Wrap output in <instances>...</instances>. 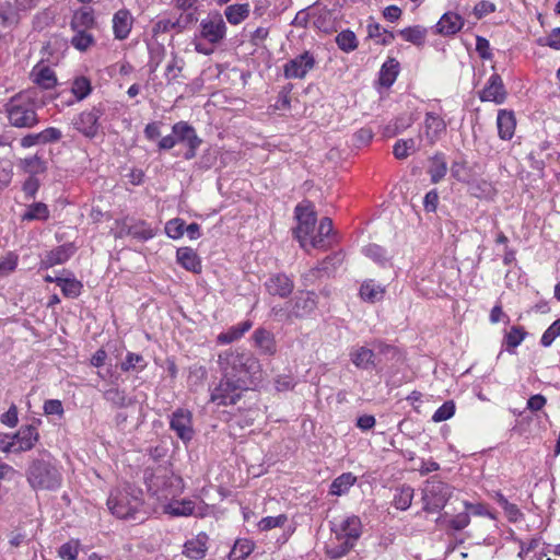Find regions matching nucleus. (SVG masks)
I'll list each match as a JSON object with an SVG mask.
<instances>
[{"label":"nucleus","mask_w":560,"mask_h":560,"mask_svg":"<svg viewBox=\"0 0 560 560\" xmlns=\"http://www.w3.org/2000/svg\"><path fill=\"white\" fill-rule=\"evenodd\" d=\"M219 365L225 376L238 380L250 388L256 386L261 377L259 361L247 351L226 350L219 354Z\"/></svg>","instance_id":"1"},{"label":"nucleus","mask_w":560,"mask_h":560,"mask_svg":"<svg viewBox=\"0 0 560 560\" xmlns=\"http://www.w3.org/2000/svg\"><path fill=\"white\" fill-rule=\"evenodd\" d=\"M38 91L28 89L12 96L5 104L9 122L15 128H33L38 124Z\"/></svg>","instance_id":"2"},{"label":"nucleus","mask_w":560,"mask_h":560,"mask_svg":"<svg viewBox=\"0 0 560 560\" xmlns=\"http://www.w3.org/2000/svg\"><path fill=\"white\" fill-rule=\"evenodd\" d=\"M141 491L130 487L116 489L107 500L108 509L119 518L142 522L144 513L142 508Z\"/></svg>","instance_id":"3"},{"label":"nucleus","mask_w":560,"mask_h":560,"mask_svg":"<svg viewBox=\"0 0 560 560\" xmlns=\"http://www.w3.org/2000/svg\"><path fill=\"white\" fill-rule=\"evenodd\" d=\"M317 307L316 294L312 291L300 292L284 305L271 306L270 313L277 320H291L311 315Z\"/></svg>","instance_id":"4"},{"label":"nucleus","mask_w":560,"mask_h":560,"mask_svg":"<svg viewBox=\"0 0 560 560\" xmlns=\"http://www.w3.org/2000/svg\"><path fill=\"white\" fill-rule=\"evenodd\" d=\"M27 481L36 490H56L61 486L62 476L52 460L38 459L30 466Z\"/></svg>","instance_id":"5"},{"label":"nucleus","mask_w":560,"mask_h":560,"mask_svg":"<svg viewBox=\"0 0 560 560\" xmlns=\"http://www.w3.org/2000/svg\"><path fill=\"white\" fill-rule=\"evenodd\" d=\"M452 494V488L435 478L429 479L422 490V500L427 512L441 511Z\"/></svg>","instance_id":"6"},{"label":"nucleus","mask_w":560,"mask_h":560,"mask_svg":"<svg viewBox=\"0 0 560 560\" xmlns=\"http://www.w3.org/2000/svg\"><path fill=\"white\" fill-rule=\"evenodd\" d=\"M247 389L250 387L223 374V378L211 392V400L218 406L234 405Z\"/></svg>","instance_id":"7"},{"label":"nucleus","mask_w":560,"mask_h":560,"mask_svg":"<svg viewBox=\"0 0 560 560\" xmlns=\"http://www.w3.org/2000/svg\"><path fill=\"white\" fill-rule=\"evenodd\" d=\"M294 212L295 219L298 221V226L294 230V234L301 247L306 249L308 237L315 229L316 212L314 210V206L310 201L299 203L295 207Z\"/></svg>","instance_id":"8"},{"label":"nucleus","mask_w":560,"mask_h":560,"mask_svg":"<svg viewBox=\"0 0 560 560\" xmlns=\"http://www.w3.org/2000/svg\"><path fill=\"white\" fill-rule=\"evenodd\" d=\"M180 482L182 479L173 474H154L148 479V488L159 500H167L178 493Z\"/></svg>","instance_id":"9"},{"label":"nucleus","mask_w":560,"mask_h":560,"mask_svg":"<svg viewBox=\"0 0 560 560\" xmlns=\"http://www.w3.org/2000/svg\"><path fill=\"white\" fill-rule=\"evenodd\" d=\"M104 114V109L100 106H94L78 114L72 119V125L75 130L89 139L97 136L100 130V119Z\"/></svg>","instance_id":"10"},{"label":"nucleus","mask_w":560,"mask_h":560,"mask_svg":"<svg viewBox=\"0 0 560 560\" xmlns=\"http://www.w3.org/2000/svg\"><path fill=\"white\" fill-rule=\"evenodd\" d=\"M170 429L184 444H188L195 436L191 411L185 408L173 411L170 416Z\"/></svg>","instance_id":"11"},{"label":"nucleus","mask_w":560,"mask_h":560,"mask_svg":"<svg viewBox=\"0 0 560 560\" xmlns=\"http://www.w3.org/2000/svg\"><path fill=\"white\" fill-rule=\"evenodd\" d=\"M172 130L176 144L184 143L187 148L183 156L186 160L194 159L199 145L201 144V139L197 136L194 127L188 125L186 121H178L173 125Z\"/></svg>","instance_id":"12"},{"label":"nucleus","mask_w":560,"mask_h":560,"mask_svg":"<svg viewBox=\"0 0 560 560\" xmlns=\"http://www.w3.org/2000/svg\"><path fill=\"white\" fill-rule=\"evenodd\" d=\"M200 36L211 45H218L225 38L226 25L220 13L209 14L201 20Z\"/></svg>","instance_id":"13"},{"label":"nucleus","mask_w":560,"mask_h":560,"mask_svg":"<svg viewBox=\"0 0 560 560\" xmlns=\"http://www.w3.org/2000/svg\"><path fill=\"white\" fill-rule=\"evenodd\" d=\"M315 65V56L306 50L283 65V75L285 79H304Z\"/></svg>","instance_id":"14"},{"label":"nucleus","mask_w":560,"mask_h":560,"mask_svg":"<svg viewBox=\"0 0 560 560\" xmlns=\"http://www.w3.org/2000/svg\"><path fill=\"white\" fill-rule=\"evenodd\" d=\"M446 127V122L440 113L427 112L421 138L425 140L428 145H433L445 133Z\"/></svg>","instance_id":"15"},{"label":"nucleus","mask_w":560,"mask_h":560,"mask_svg":"<svg viewBox=\"0 0 560 560\" xmlns=\"http://www.w3.org/2000/svg\"><path fill=\"white\" fill-rule=\"evenodd\" d=\"M337 243V235L334 232L332 222L329 218H323L319 222L317 233L311 234L307 246L313 248L327 249Z\"/></svg>","instance_id":"16"},{"label":"nucleus","mask_w":560,"mask_h":560,"mask_svg":"<svg viewBox=\"0 0 560 560\" xmlns=\"http://www.w3.org/2000/svg\"><path fill=\"white\" fill-rule=\"evenodd\" d=\"M264 287L270 295L287 299L293 292L294 282L285 273L279 272L271 275Z\"/></svg>","instance_id":"17"},{"label":"nucleus","mask_w":560,"mask_h":560,"mask_svg":"<svg viewBox=\"0 0 560 560\" xmlns=\"http://www.w3.org/2000/svg\"><path fill=\"white\" fill-rule=\"evenodd\" d=\"M14 453L27 452L38 442L39 433L35 425H22L12 434Z\"/></svg>","instance_id":"18"},{"label":"nucleus","mask_w":560,"mask_h":560,"mask_svg":"<svg viewBox=\"0 0 560 560\" xmlns=\"http://www.w3.org/2000/svg\"><path fill=\"white\" fill-rule=\"evenodd\" d=\"M479 98L481 102H493L495 104L504 103L506 91L499 74L493 73L490 75L486 86L479 93Z\"/></svg>","instance_id":"19"},{"label":"nucleus","mask_w":560,"mask_h":560,"mask_svg":"<svg viewBox=\"0 0 560 560\" xmlns=\"http://www.w3.org/2000/svg\"><path fill=\"white\" fill-rule=\"evenodd\" d=\"M77 248L72 243L60 245L45 254L40 259L39 268L49 269L56 265L67 262L75 253Z\"/></svg>","instance_id":"20"},{"label":"nucleus","mask_w":560,"mask_h":560,"mask_svg":"<svg viewBox=\"0 0 560 560\" xmlns=\"http://www.w3.org/2000/svg\"><path fill=\"white\" fill-rule=\"evenodd\" d=\"M464 19L455 12H445L434 25V32L442 36L457 34L464 27Z\"/></svg>","instance_id":"21"},{"label":"nucleus","mask_w":560,"mask_h":560,"mask_svg":"<svg viewBox=\"0 0 560 560\" xmlns=\"http://www.w3.org/2000/svg\"><path fill=\"white\" fill-rule=\"evenodd\" d=\"M362 532V524L360 517L351 515L346 517L335 530L336 539L349 540L353 544L359 539Z\"/></svg>","instance_id":"22"},{"label":"nucleus","mask_w":560,"mask_h":560,"mask_svg":"<svg viewBox=\"0 0 560 560\" xmlns=\"http://www.w3.org/2000/svg\"><path fill=\"white\" fill-rule=\"evenodd\" d=\"M133 18L127 9L118 10L113 16V32L116 39H126L132 28Z\"/></svg>","instance_id":"23"},{"label":"nucleus","mask_w":560,"mask_h":560,"mask_svg":"<svg viewBox=\"0 0 560 560\" xmlns=\"http://www.w3.org/2000/svg\"><path fill=\"white\" fill-rule=\"evenodd\" d=\"M497 127L500 139H512L516 128V119L514 113L508 109H500L497 116Z\"/></svg>","instance_id":"24"},{"label":"nucleus","mask_w":560,"mask_h":560,"mask_svg":"<svg viewBox=\"0 0 560 560\" xmlns=\"http://www.w3.org/2000/svg\"><path fill=\"white\" fill-rule=\"evenodd\" d=\"M176 260L187 271L200 273L202 270L198 254L190 247L178 248L176 252Z\"/></svg>","instance_id":"25"},{"label":"nucleus","mask_w":560,"mask_h":560,"mask_svg":"<svg viewBox=\"0 0 560 560\" xmlns=\"http://www.w3.org/2000/svg\"><path fill=\"white\" fill-rule=\"evenodd\" d=\"M351 362L361 370H371L375 368V353L372 349L366 347H355L351 349L350 353Z\"/></svg>","instance_id":"26"},{"label":"nucleus","mask_w":560,"mask_h":560,"mask_svg":"<svg viewBox=\"0 0 560 560\" xmlns=\"http://www.w3.org/2000/svg\"><path fill=\"white\" fill-rule=\"evenodd\" d=\"M130 235L140 241H149L155 236V230L144 221H137L130 225H125L118 236Z\"/></svg>","instance_id":"27"},{"label":"nucleus","mask_w":560,"mask_h":560,"mask_svg":"<svg viewBox=\"0 0 560 560\" xmlns=\"http://www.w3.org/2000/svg\"><path fill=\"white\" fill-rule=\"evenodd\" d=\"M164 512L172 516H190L201 515V512L196 511L195 502L191 500H176L171 501L164 506Z\"/></svg>","instance_id":"28"},{"label":"nucleus","mask_w":560,"mask_h":560,"mask_svg":"<svg viewBox=\"0 0 560 560\" xmlns=\"http://www.w3.org/2000/svg\"><path fill=\"white\" fill-rule=\"evenodd\" d=\"M31 75L34 83L46 90L54 88L57 83L55 72L46 65L35 66Z\"/></svg>","instance_id":"29"},{"label":"nucleus","mask_w":560,"mask_h":560,"mask_svg":"<svg viewBox=\"0 0 560 560\" xmlns=\"http://www.w3.org/2000/svg\"><path fill=\"white\" fill-rule=\"evenodd\" d=\"M359 294L364 302L376 303L384 299L385 288L370 279L361 284Z\"/></svg>","instance_id":"30"},{"label":"nucleus","mask_w":560,"mask_h":560,"mask_svg":"<svg viewBox=\"0 0 560 560\" xmlns=\"http://www.w3.org/2000/svg\"><path fill=\"white\" fill-rule=\"evenodd\" d=\"M94 24L95 20L91 8H81L74 11L70 22L72 31H89Z\"/></svg>","instance_id":"31"},{"label":"nucleus","mask_w":560,"mask_h":560,"mask_svg":"<svg viewBox=\"0 0 560 560\" xmlns=\"http://www.w3.org/2000/svg\"><path fill=\"white\" fill-rule=\"evenodd\" d=\"M207 535L199 534L184 545V553L190 559H202L207 552Z\"/></svg>","instance_id":"32"},{"label":"nucleus","mask_w":560,"mask_h":560,"mask_svg":"<svg viewBox=\"0 0 560 560\" xmlns=\"http://www.w3.org/2000/svg\"><path fill=\"white\" fill-rule=\"evenodd\" d=\"M399 73V62L395 58H388L382 66L378 82L382 86L390 88Z\"/></svg>","instance_id":"33"},{"label":"nucleus","mask_w":560,"mask_h":560,"mask_svg":"<svg viewBox=\"0 0 560 560\" xmlns=\"http://www.w3.org/2000/svg\"><path fill=\"white\" fill-rule=\"evenodd\" d=\"M252 322L245 320L235 326L230 327L226 331L221 332L217 337V341L221 345L232 343L244 336L252 328Z\"/></svg>","instance_id":"34"},{"label":"nucleus","mask_w":560,"mask_h":560,"mask_svg":"<svg viewBox=\"0 0 560 560\" xmlns=\"http://www.w3.org/2000/svg\"><path fill=\"white\" fill-rule=\"evenodd\" d=\"M355 482L357 476L352 472H343L332 480L329 488V494L336 497L345 495Z\"/></svg>","instance_id":"35"},{"label":"nucleus","mask_w":560,"mask_h":560,"mask_svg":"<svg viewBox=\"0 0 560 560\" xmlns=\"http://www.w3.org/2000/svg\"><path fill=\"white\" fill-rule=\"evenodd\" d=\"M249 12L248 3H235L225 8L224 15L230 24L238 25L248 18Z\"/></svg>","instance_id":"36"},{"label":"nucleus","mask_w":560,"mask_h":560,"mask_svg":"<svg viewBox=\"0 0 560 560\" xmlns=\"http://www.w3.org/2000/svg\"><path fill=\"white\" fill-rule=\"evenodd\" d=\"M253 339L255 341L256 347H258L261 351V353L265 354H273L276 351V342L273 335L264 329L259 328L255 330L253 335Z\"/></svg>","instance_id":"37"},{"label":"nucleus","mask_w":560,"mask_h":560,"mask_svg":"<svg viewBox=\"0 0 560 560\" xmlns=\"http://www.w3.org/2000/svg\"><path fill=\"white\" fill-rule=\"evenodd\" d=\"M48 206L44 202H34L26 206L24 213L21 215V221H46L49 218Z\"/></svg>","instance_id":"38"},{"label":"nucleus","mask_w":560,"mask_h":560,"mask_svg":"<svg viewBox=\"0 0 560 560\" xmlns=\"http://www.w3.org/2000/svg\"><path fill=\"white\" fill-rule=\"evenodd\" d=\"M428 173L430 175L431 182L434 184L444 178L447 173V163L444 154L438 153L430 160Z\"/></svg>","instance_id":"39"},{"label":"nucleus","mask_w":560,"mask_h":560,"mask_svg":"<svg viewBox=\"0 0 560 560\" xmlns=\"http://www.w3.org/2000/svg\"><path fill=\"white\" fill-rule=\"evenodd\" d=\"M92 92L91 81L85 77H78L72 81L71 93L74 96L73 101L67 102V105H72L74 102H81L86 98Z\"/></svg>","instance_id":"40"},{"label":"nucleus","mask_w":560,"mask_h":560,"mask_svg":"<svg viewBox=\"0 0 560 560\" xmlns=\"http://www.w3.org/2000/svg\"><path fill=\"white\" fill-rule=\"evenodd\" d=\"M427 28L421 25L409 26L399 31V35L404 40L416 46H422L427 37Z\"/></svg>","instance_id":"41"},{"label":"nucleus","mask_w":560,"mask_h":560,"mask_svg":"<svg viewBox=\"0 0 560 560\" xmlns=\"http://www.w3.org/2000/svg\"><path fill=\"white\" fill-rule=\"evenodd\" d=\"M527 332L521 326H513L509 331L504 335V345L506 347V351L510 353L514 352V349L517 348L525 339Z\"/></svg>","instance_id":"42"},{"label":"nucleus","mask_w":560,"mask_h":560,"mask_svg":"<svg viewBox=\"0 0 560 560\" xmlns=\"http://www.w3.org/2000/svg\"><path fill=\"white\" fill-rule=\"evenodd\" d=\"M413 499V489L410 486H402L396 490L393 499V505L400 511L410 508Z\"/></svg>","instance_id":"43"},{"label":"nucleus","mask_w":560,"mask_h":560,"mask_svg":"<svg viewBox=\"0 0 560 560\" xmlns=\"http://www.w3.org/2000/svg\"><path fill=\"white\" fill-rule=\"evenodd\" d=\"M57 285L60 287L62 294L66 298L75 299L81 294L82 283L75 278H61L57 280Z\"/></svg>","instance_id":"44"},{"label":"nucleus","mask_w":560,"mask_h":560,"mask_svg":"<svg viewBox=\"0 0 560 560\" xmlns=\"http://www.w3.org/2000/svg\"><path fill=\"white\" fill-rule=\"evenodd\" d=\"M254 550V542L249 539H237L230 551V560H244Z\"/></svg>","instance_id":"45"},{"label":"nucleus","mask_w":560,"mask_h":560,"mask_svg":"<svg viewBox=\"0 0 560 560\" xmlns=\"http://www.w3.org/2000/svg\"><path fill=\"white\" fill-rule=\"evenodd\" d=\"M362 253L381 266H385L389 261L387 250L377 244H370L363 247Z\"/></svg>","instance_id":"46"},{"label":"nucleus","mask_w":560,"mask_h":560,"mask_svg":"<svg viewBox=\"0 0 560 560\" xmlns=\"http://www.w3.org/2000/svg\"><path fill=\"white\" fill-rule=\"evenodd\" d=\"M70 43L79 51H86L95 44L94 36L89 31H73Z\"/></svg>","instance_id":"47"},{"label":"nucleus","mask_w":560,"mask_h":560,"mask_svg":"<svg viewBox=\"0 0 560 560\" xmlns=\"http://www.w3.org/2000/svg\"><path fill=\"white\" fill-rule=\"evenodd\" d=\"M336 44L342 51L350 52L357 49L358 39L352 31L345 30L336 36Z\"/></svg>","instance_id":"48"},{"label":"nucleus","mask_w":560,"mask_h":560,"mask_svg":"<svg viewBox=\"0 0 560 560\" xmlns=\"http://www.w3.org/2000/svg\"><path fill=\"white\" fill-rule=\"evenodd\" d=\"M147 366V362L141 354L128 352L126 354L125 360L120 364V369L124 372H129L131 370L142 371Z\"/></svg>","instance_id":"49"},{"label":"nucleus","mask_w":560,"mask_h":560,"mask_svg":"<svg viewBox=\"0 0 560 560\" xmlns=\"http://www.w3.org/2000/svg\"><path fill=\"white\" fill-rule=\"evenodd\" d=\"M81 544L78 539H70L58 549V557L62 560H77Z\"/></svg>","instance_id":"50"},{"label":"nucleus","mask_w":560,"mask_h":560,"mask_svg":"<svg viewBox=\"0 0 560 560\" xmlns=\"http://www.w3.org/2000/svg\"><path fill=\"white\" fill-rule=\"evenodd\" d=\"M353 546L354 544L349 540L337 539V544H331L327 547V555L332 559H338L346 556Z\"/></svg>","instance_id":"51"},{"label":"nucleus","mask_w":560,"mask_h":560,"mask_svg":"<svg viewBox=\"0 0 560 560\" xmlns=\"http://www.w3.org/2000/svg\"><path fill=\"white\" fill-rule=\"evenodd\" d=\"M288 522V516L285 514H279L277 516H266L262 517L257 527L260 532H267L272 528L282 527Z\"/></svg>","instance_id":"52"},{"label":"nucleus","mask_w":560,"mask_h":560,"mask_svg":"<svg viewBox=\"0 0 560 560\" xmlns=\"http://www.w3.org/2000/svg\"><path fill=\"white\" fill-rule=\"evenodd\" d=\"M452 176L458 182L466 183L471 177L468 164L464 160L454 161L451 166Z\"/></svg>","instance_id":"53"},{"label":"nucleus","mask_w":560,"mask_h":560,"mask_svg":"<svg viewBox=\"0 0 560 560\" xmlns=\"http://www.w3.org/2000/svg\"><path fill=\"white\" fill-rule=\"evenodd\" d=\"M149 68L151 72H155L165 57V47L161 44H154L149 46Z\"/></svg>","instance_id":"54"},{"label":"nucleus","mask_w":560,"mask_h":560,"mask_svg":"<svg viewBox=\"0 0 560 560\" xmlns=\"http://www.w3.org/2000/svg\"><path fill=\"white\" fill-rule=\"evenodd\" d=\"M455 404L453 400H447L441 405L432 416V421L443 422L451 419L455 413Z\"/></svg>","instance_id":"55"},{"label":"nucleus","mask_w":560,"mask_h":560,"mask_svg":"<svg viewBox=\"0 0 560 560\" xmlns=\"http://www.w3.org/2000/svg\"><path fill=\"white\" fill-rule=\"evenodd\" d=\"M165 233L173 240L180 238L185 233V222L183 219L175 218L166 222Z\"/></svg>","instance_id":"56"},{"label":"nucleus","mask_w":560,"mask_h":560,"mask_svg":"<svg viewBox=\"0 0 560 560\" xmlns=\"http://www.w3.org/2000/svg\"><path fill=\"white\" fill-rule=\"evenodd\" d=\"M22 163L24 168L31 174H40L47 168L46 162L38 155L26 158Z\"/></svg>","instance_id":"57"},{"label":"nucleus","mask_w":560,"mask_h":560,"mask_svg":"<svg viewBox=\"0 0 560 560\" xmlns=\"http://www.w3.org/2000/svg\"><path fill=\"white\" fill-rule=\"evenodd\" d=\"M183 65L184 61L179 59L177 56L172 57L165 69V79L167 80L168 83H171L179 77L183 70Z\"/></svg>","instance_id":"58"},{"label":"nucleus","mask_w":560,"mask_h":560,"mask_svg":"<svg viewBox=\"0 0 560 560\" xmlns=\"http://www.w3.org/2000/svg\"><path fill=\"white\" fill-rule=\"evenodd\" d=\"M560 336V318L555 320L542 334L540 345L550 347L552 342Z\"/></svg>","instance_id":"59"},{"label":"nucleus","mask_w":560,"mask_h":560,"mask_svg":"<svg viewBox=\"0 0 560 560\" xmlns=\"http://www.w3.org/2000/svg\"><path fill=\"white\" fill-rule=\"evenodd\" d=\"M476 51L478 52L481 59L490 60L492 58L490 43L487 38L482 36L476 37Z\"/></svg>","instance_id":"60"},{"label":"nucleus","mask_w":560,"mask_h":560,"mask_svg":"<svg viewBox=\"0 0 560 560\" xmlns=\"http://www.w3.org/2000/svg\"><path fill=\"white\" fill-rule=\"evenodd\" d=\"M104 398L118 407L126 406V396L124 392L118 388H110L106 390L104 393Z\"/></svg>","instance_id":"61"},{"label":"nucleus","mask_w":560,"mask_h":560,"mask_svg":"<svg viewBox=\"0 0 560 560\" xmlns=\"http://www.w3.org/2000/svg\"><path fill=\"white\" fill-rule=\"evenodd\" d=\"M497 10V7L494 3L490 1H480L478 2L474 8V14L475 16L480 20L485 18L486 15L493 13Z\"/></svg>","instance_id":"62"},{"label":"nucleus","mask_w":560,"mask_h":560,"mask_svg":"<svg viewBox=\"0 0 560 560\" xmlns=\"http://www.w3.org/2000/svg\"><path fill=\"white\" fill-rule=\"evenodd\" d=\"M43 144L57 142L62 138V132L55 127H48L39 132Z\"/></svg>","instance_id":"63"},{"label":"nucleus","mask_w":560,"mask_h":560,"mask_svg":"<svg viewBox=\"0 0 560 560\" xmlns=\"http://www.w3.org/2000/svg\"><path fill=\"white\" fill-rule=\"evenodd\" d=\"M44 412L45 415H56L59 417L63 416V407L62 402L59 399H48L44 402Z\"/></svg>","instance_id":"64"}]
</instances>
